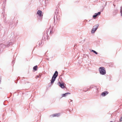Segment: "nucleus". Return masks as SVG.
Returning <instances> with one entry per match:
<instances>
[{
  "mask_svg": "<svg viewBox=\"0 0 122 122\" xmlns=\"http://www.w3.org/2000/svg\"><path fill=\"white\" fill-rule=\"evenodd\" d=\"M37 66H34L33 68V69L35 71H36L37 70Z\"/></svg>",
  "mask_w": 122,
  "mask_h": 122,
  "instance_id": "obj_10",
  "label": "nucleus"
},
{
  "mask_svg": "<svg viewBox=\"0 0 122 122\" xmlns=\"http://www.w3.org/2000/svg\"><path fill=\"white\" fill-rule=\"evenodd\" d=\"M60 115V113H57L53 114L51 115V116H52L53 117H58Z\"/></svg>",
  "mask_w": 122,
  "mask_h": 122,
  "instance_id": "obj_8",
  "label": "nucleus"
},
{
  "mask_svg": "<svg viewBox=\"0 0 122 122\" xmlns=\"http://www.w3.org/2000/svg\"><path fill=\"white\" fill-rule=\"evenodd\" d=\"M98 26V25H97L94 26L93 27V28L92 30H96Z\"/></svg>",
  "mask_w": 122,
  "mask_h": 122,
  "instance_id": "obj_6",
  "label": "nucleus"
},
{
  "mask_svg": "<svg viewBox=\"0 0 122 122\" xmlns=\"http://www.w3.org/2000/svg\"><path fill=\"white\" fill-rule=\"evenodd\" d=\"M95 31H92V33H95Z\"/></svg>",
  "mask_w": 122,
  "mask_h": 122,
  "instance_id": "obj_15",
  "label": "nucleus"
},
{
  "mask_svg": "<svg viewBox=\"0 0 122 122\" xmlns=\"http://www.w3.org/2000/svg\"><path fill=\"white\" fill-rule=\"evenodd\" d=\"M58 84V85L62 88H64L65 86L63 83H61L60 82H59Z\"/></svg>",
  "mask_w": 122,
  "mask_h": 122,
  "instance_id": "obj_5",
  "label": "nucleus"
},
{
  "mask_svg": "<svg viewBox=\"0 0 122 122\" xmlns=\"http://www.w3.org/2000/svg\"><path fill=\"white\" fill-rule=\"evenodd\" d=\"M110 122H112V121H111Z\"/></svg>",
  "mask_w": 122,
  "mask_h": 122,
  "instance_id": "obj_17",
  "label": "nucleus"
},
{
  "mask_svg": "<svg viewBox=\"0 0 122 122\" xmlns=\"http://www.w3.org/2000/svg\"><path fill=\"white\" fill-rule=\"evenodd\" d=\"M120 12L121 13V15L122 16V7H121V8Z\"/></svg>",
  "mask_w": 122,
  "mask_h": 122,
  "instance_id": "obj_11",
  "label": "nucleus"
},
{
  "mask_svg": "<svg viewBox=\"0 0 122 122\" xmlns=\"http://www.w3.org/2000/svg\"><path fill=\"white\" fill-rule=\"evenodd\" d=\"M58 72L57 71H55L52 78L51 82V84H53V83L58 75Z\"/></svg>",
  "mask_w": 122,
  "mask_h": 122,
  "instance_id": "obj_1",
  "label": "nucleus"
},
{
  "mask_svg": "<svg viewBox=\"0 0 122 122\" xmlns=\"http://www.w3.org/2000/svg\"><path fill=\"white\" fill-rule=\"evenodd\" d=\"M120 121V122H121L122 121V117H121Z\"/></svg>",
  "mask_w": 122,
  "mask_h": 122,
  "instance_id": "obj_14",
  "label": "nucleus"
},
{
  "mask_svg": "<svg viewBox=\"0 0 122 122\" xmlns=\"http://www.w3.org/2000/svg\"><path fill=\"white\" fill-rule=\"evenodd\" d=\"M40 77V75H38L36 76L35 78H38L39 77Z\"/></svg>",
  "mask_w": 122,
  "mask_h": 122,
  "instance_id": "obj_13",
  "label": "nucleus"
},
{
  "mask_svg": "<svg viewBox=\"0 0 122 122\" xmlns=\"http://www.w3.org/2000/svg\"><path fill=\"white\" fill-rule=\"evenodd\" d=\"M101 14V12H99L97 13H96L95 14V15H93V18H95L98 15H99Z\"/></svg>",
  "mask_w": 122,
  "mask_h": 122,
  "instance_id": "obj_7",
  "label": "nucleus"
},
{
  "mask_svg": "<svg viewBox=\"0 0 122 122\" xmlns=\"http://www.w3.org/2000/svg\"><path fill=\"white\" fill-rule=\"evenodd\" d=\"M92 51H93L94 53L96 54H97V53L96 51H95L92 50Z\"/></svg>",
  "mask_w": 122,
  "mask_h": 122,
  "instance_id": "obj_12",
  "label": "nucleus"
},
{
  "mask_svg": "<svg viewBox=\"0 0 122 122\" xmlns=\"http://www.w3.org/2000/svg\"><path fill=\"white\" fill-rule=\"evenodd\" d=\"M108 93V92L107 91H105L102 92L101 94L102 96L104 97Z\"/></svg>",
  "mask_w": 122,
  "mask_h": 122,
  "instance_id": "obj_4",
  "label": "nucleus"
},
{
  "mask_svg": "<svg viewBox=\"0 0 122 122\" xmlns=\"http://www.w3.org/2000/svg\"><path fill=\"white\" fill-rule=\"evenodd\" d=\"M1 82V79L0 78V83Z\"/></svg>",
  "mask_w": 122,
  "mask_h": 122,
  "instance_id": "obj_16",
  "label": "nucleus"
},
{
  "mask_svg": "<svg viewBox=\"0 0 122 122\" xmlns=\"http://www.w3.org/2000/svg\"><path fill=\"white\" fill-rule=\"evenodd\" d=\"M99 71L100 73L102 75H104L106 74L105 69L104 67H100L99 68Z\"/></svg>",
  "mask_w": 122,
  "mask_h": 122,
  "instance_id": "obj_2",
  "label": "nucleus"
},
{
  "mask_svg": "<svg viewBox=\"0 0 122 122\" xmlns=\"http://www.w3.org/2000/svg\"><path fill=\"white\" fill-rule=\"evenodd\" d=\"M37 14L39 16L41 17L43 15V13L42 11L40 10L38 11L37 12Z\"/></svg>",
  "mask_w": 122,
  "mask_h": 122,
  "instance_id": "obj_3",
  "label": "nucleus"
},
{
  "mask_svg": "<svg viewBox=\"0 0 122 122\" xmlns=\"http://www.w3.org/2000/svg\"><path fill=\"white\" fill-rule=\"evenodd\" d=\"M70 93L69 92L66 93L65 94H63L62 95L61 97H65L68 94H70Z\"/></svg>",
  "mask_w": 122,
  "mask_h": 122,
  "instance_id": "obj_9",
  "label": "nucleus"
}]
</instances>
